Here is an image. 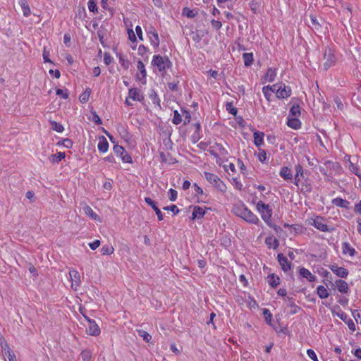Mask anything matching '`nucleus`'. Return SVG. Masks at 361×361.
I'll return each instance as SVG.
<instances>
[{
    "label": "nucleus",
    "mask_w": 361,
    "mask_h": 361,
    "mask_svg": "<svg viewBox=\"0 0 361 361\" xmlns=\"http://www.w3.org/2000/svg\"><path fill=\"white\" fill-rule=\"evenodd\" d=\"M277 258L281 269L284 271H287L290 269V263L288 262V259L286 256L282 253H279L278 254Z\"/></svg>",
    "instance_id": "24"
},
{
    "label": "nucleus",
    "mask_w": 361,
    "mask_h": 361,
    "mask_svg": "<svg viewBox=\"0 0 361 361\" xmlns=\"http://www.w3.org/2000/svg\"><path fill=\"white\" fill-rule=\"evenodd\" d=\"M206 180L218 191L225 193L227 191L226 184L216 174L204 172Z\"/></svg>",
    "instance_id": "4"
},
{
    "label": "nucleus",
    "mask_w": 361,
    "mask_h": 361,
    "mask_svg": "<svg viewBox=\"0 0 361 361\" xmlns=\"http://www.w3.org/2000/svg\"><path fill=\"white\" fill-rule=\"evenodd\" d=\"M92 90L90 87L85 88V91L79 96V100L81 103L85 104L89 101Z\"/></svg>",
    "instance_id": "40"
},
{
    "label": "nucleus",
    "mask_w": 361,
    "mask_h": 361,
    "mask_svg": "<svg viewBox=\"0 0 361 361\" xmlns=\"http://www.w3.org/2000/svg\"><path fill=\"white\" fill-rule=\"evenodd\" d=\"M97 147L98 150L102 153H106L108 151L109 142L104 136L102 135L99 137Z\"/></svg>",
    "instance_id": "28"
},
{
    "label": "nucleus",
    "mask_w": 361,
    "mask_h": 361,
    "mask_svg": "<svg viewBox=\"0 0 361 361\" xmlns=\"http://www.w3.org/2000/svg\"><path fill=\"white\" fill-rule=\"evenodd\" d=\"M114 252V248L111 245H104L101 249L102 255H111Z\"/></svg>",
    "instance_id": "47"
},
{
    "label": "nucleus",
    "mask_w": 361,
    "mask_h": 361,
    "mask_svg": "<svg viewBox=\"0 0 361 361\" xmlns=\"http://www.w3.org/2000/svg\"><path fill=\"white\" fill-rule=\"evenodd\" d=\"M66 157L65 152H59L56 154H51L49 157V161L51 163H59Z\"/></svg>",
    "instance_id": "41"
},
{
    "label": "nucleus",
    "mask_w": 361,
    "mask_h": 361,
    "mask_svg": "<svg viewBox=\"0 0 361 361\" xmlns=\"http://www.w3.org/2000/svg\"><path fill=\"white\" fill-rule=\"evenodd\" d=\"M287 119V126L290 128L294 130H298L301 128V121L298 117H290L289 116Z\"/></svg>",
    "instance_id": "25"
},
{
    "label": "nucleus",
    "mask_w": 361,
    "mask_h": 361,
    "mask_svg": "<svg viewBox=\"0 0 361 361\" xmlns=\"http://www.w3.org/2000/svg\"><path fill=\"white\" fill-rule=\"evenodd\" d=\"M306 223L322 232H328L330 231L326 224V219L320 215L314 214L309 217L306 219Z\"/></svg>",
    "instance_id": "5"
},
{
    "label": "nucleus",
    "mask_w": 361,
    "mask_h": 361,
    "mask_svg": "<svg viewBox=\"0 0 361 361\" xmlns=\"http://www.w3.org/2000/svg\"><path fill=\"white\" fill-rule=\"evenodd\" d=\"M331 312L333 316H337L343 322H344L351 331L353 332L355 331V324L353 319H350L348 315L341 309L338 305L332 307L331 309Z\"/></svg>",
    "instance_id": "7"
},
{
    "label": "nucleus",
    "mask_w": 361,
    "mask_h": 361,
    "mask_svg": "<svg viewBox=\"0 0 361 361\" xmlns=\"http://www.w3.org/2000/svg\"><path fill=\"white\" fill-rule=\"evenodd\" d=\"M310 20L314 29H315L316 30H319L322 28V26L320 23L318 22V20L316 16H310Z\"/></svg>",
    "instance_id": "59"
},
{
    "label": "nucleus",
    "mask_w": 361,
    "mask_h": 361,
    "mask_svg": "<svg viewBox=\"0 0 361 361\" xmlns=\"http://www.w3.org/2000/svg\"><path fill=\"white\" fill-rule=\"evenodd\" d=\"M231 183L235 189L240 191L243 189V183L238 178H233Z\"/></svg>",
    "instance_id": "56"
},
{
    "label": "nucleus",
    "mask_w": 361,
    "mask_h": 361,
    "mask_svg": "<svg viewBox=\"0 0 361 361\" xmlns=\"http://www.w3.org/2000/svg\"><path fill=\"white\" fill-rule=\"evenodd\" d=\"M138 335L142 338V339L147 342L149 343L152 340V336L148 334L146 331L142 329L137 330Z\"/></svg>",
    "instance_id": "48"
},
{
    "label": "nucleus",
    "mask_w": 361,
    "mask_h": 361,
    "mask_svg": "<svg viewBox=\"0 0 361 361\" xmlns=\"http://www.w3.org/2000/svg\"><path fill=\"white\" fill-rule=\"evenodd\" d=\"M50 123L51 125L52 129L54 131H56L57 133H62L64 130V127L60 123L52 121H50Z\"/></svg>",
    "instance_id": "53"
},
{
    "label": "nucleus",
    "mask_w": 361,
    "mask_h": 361,
    "mask_svg": "<svg viewBox=\"0 0 361 361\" xmlns=\"http://www.w3.org/2000/svg\"><path fill=\"white\" fill-rule=\"evenodd\" d=\"M232 212L235 216L243 219L249 224L257 225L260 222L257 216L241 202L233 204Z\"/></svg>",
    "instance_id": "1"
},
{
    "label": "nucleus",
    "mask_w": 361,
    "mask_h": 361,
    "mask_svg": "<svg viewBox=\"0 0 361 361\" xmlns=\"http://www.w3.org/2000/svg\"><path fill=\"white\" fill-rule=\"evenodd\" d=\"M0 345L1 347L2 351L4 353L5 355L8 354V351H13L10 348L7 342L2 337H0Z\"/></svg>",
    "instance_id": "54"
},
{
    "label": "nucleus",
    "mask_w": 361,
    "mask_h": 361,
    "mask_svg": "<svg viewBox=\"0 0 361 361\" xmlns=\"http://www.w3.org/2000/svg\"><path fill=\"white\" fill-rule=\"evenodd\" d=\"M300 115V107L298 104H293L290 109V116L298 117Z\"/></svg>",
    "instance_id": "50"
},
{
    "label": "nucleus",
    "mask_w": 361,
    "mask_h": 361,
    "mask_svg": "<svg viewBox=\"0 0 361 361\" xmlns=\"http://www.w3.org/2000/svg\"><path fill=\"white\" fill-rule=\"evenodd\" d=\"M256 209L259 213L262 219L269 226L271 225L273 210L269 204H265L262 200L257 202Z\"/></svg>",
    "instance_id": "3"
},
{
    "label": "nucleus",
    "mask_w": 361,
    "mask_h": 361,
    "mask_svg": "<svg viewBox=\"0 0 361 361\" xmlns=\"http://www.w3.org/2000/svg\"><path fill=\"white\" fill-rule=\"evenodd\" d=\"M87 16L85 8L84 6L79 7L75 14V18L83 20Z\"/></svg>",
    "instance_id": "51"
},
{
    "label": "nucleus",
    "mask_w": 361,
    "mask_h": 361,
    "mask_svg": "<svg viewBox=\"0 0 361 361\" xmlns=\"http://www.w3.org/2000/svg\"><path fill=\"white\" fill-rule=\"evenodd\" d=\"M295 185L303 194L310 193L312 190L311 182L308 178H299L298 184Z\"/></svg>",
    "instance_id": "14"
},
{
    "label": "nucleus",
    "mask_w": 361,
    "mask_h": 361,
    "mask_svg": "<svg viewBox=\"0 0 361 361\" xmlns=\"http://www.w3.org/2000/svg\"><path fill=\"white\" fill-rule=\"evenodd\" d=\"M335 286L341 293H348L349 292V286L348 283L343 279H337L335 281Z\"/></svg>",
    "instance_id": "21"
},
{
    "label": "nucleus",
    "mask_w": 361,
    "mask_h": 361,
    "mask_svg": "<svg viewBox=\"0 0 361 361\" xmlns=\"http://www.w3.org/2000/svg\"><path fill=\"white\" fill-rule=\"evenodd\" d=\"M299 273L301 276L307 279L310 282H313L317 279V277L314 274H312L309 269L305 267L301 268L300 269Z\"/></svg>",
    "instance_id": "30"
},
{
    "label": "nucleus",
    "mask_w": 361,
    "mask_h": 361,
    "mask_svg": "<svg viewBox=\"0 0 361 361\" xmlns=\"http://www.w3.org/2000/svg\"><path fill=\"white\" fill-rule=\"evenodd\" d=\"M18 4L22 8L23 16L25 17L30 16L31 15V9L27 0H19Z\"/></svg>",
    "instance_id": "34"
},
{
    "label": "nucleus",
    "mask_w": 361,
    "mask_h": 361,
    "mask_svg": "<svg viewBox=\"0 0 361 361\" xmlns=\"http://www.w3.org/2000/svg\"><path fill=\"white\" fill-rule=\"evenodd\" d=\"M182 116L180 114L178 110H175L173 111V117L172 119V123L175 125H178L182 122Z\"/></svg>",
    "instance_id": "55"
},
{
    "label": "nucleus",
    "mask_w": 361,
    "mask_h": 361,
    "mask_svg": "<svg viewBox=\"0 0 361 361\" xmlns=\"http://www.w3.org/2000/svg\"><path fill=\"white\" fill-rule=\"evenodd\" d=\"M149 49L148 47H145L144 44H140L137 47V54L140 56L143 60H148V53Z\"/></svg>",
    "instance_id": "36"
},
{
    "label": "nucleus",
    "mask_w": 361,
    "mask_h": 361,
    "mask_svg": "<svg viewBox=\"0 0 361 361\" xmlns=\"http://www.w3.org/2000/svg\"><path fill=\"white\" fill-rule=\"evenodd\" d=\"M56 145L58 146H63L64 147L67 149H71L73 147V141L68 138L62 139L61 140L59 141Z\"/></svg>",
    "instance_id": "45"
},
{
    "label": "nucleus",
    "mask_w": 361,
    "mask_h": 361,
    "mask_svg": "<svg viewBox=\"0 0 361 361\" xmlns=\"http://www.w3.org/2000/svg\"><path fill=\"white\" fill-rule=\"evenodd\" d=\"M277 75V71L274 68H268L264 77L262 78V82H272L274 81Z\"/></svg>",
    "instance_id": "17"
},
{
    "label": "nucleus",
    "mask_w": 361,
    "mask_h": 361,
    "mask_svg": "<svg viewBox=\"0 0 361 361\" xmlns=\"http://www.w3.org/2000/svg\"><path fill=\"white\" fill-rule=\"evenodd\" d=\"M295 174L293 178L294 185H298L299 182V178H304V169L303 167L300 164H297L295 166Z\"/></svg>",
    "instance_id": "26"
},
{
    "label": "nucleus",
    "mask_w": 361,
    "mask_h": 361,
    "mask_svg": "<svg viewBox=\"0 0 361 361\" xmlns=\"http://www.w3.org/2000/svg\"><path fill=\"white\" fill-rule=\"evenodd\" d=\"M265 243L268 248L276 250L279 247V240L274 235H270L266 238Z\"/></svg>",
    "instance_id": "29"
},
{
    "label": "nucleus",
    "mask_w": 361,
    "mask_h": 361,
    "mask_svg": "<svg viewBox=\"0 0 361 361\" xmlns=\"http://www.w3.org/2000/svg\"><path fill=\"white\" fill-rule=\"evenodd\" d=\"M317 293L321 299H326L329 296V292L328 289L322 285L317 286Z\"/></svg>",
    "instance_id": "38"
},
{
    "label": "nucleus",
    "mask_w": 361,
    "mask_h": 361,
    "mask_svg": "<svg viewBox=\"0 0 361 361\" xmlns=\"http://www.w3.org/2000/svg\"><path fill=\"white\" fill-rule=\"evenodd\" d=\"M56 95L61 97V98L66 99L69 97V92L67 89H57L56 91Z\"/></svg>",
    "instance_id": "57"
},
{
    "label": "nucleus",
    "mask_w": 361,
    "mask_h": 361,
    "mask_svg": "<svg viewBox=\"0 0 361 361\" xmlns=\"http://www.w3.org/2000/svg\"><path fill=\"white\" fill-rule=\"evenodd\" d=\"M264 133L263 132L255 131L253 133L254 144L259 147L264 145Z\"/></svg>",
    "instance_id": "31"
},
{
    "label": "nucleus",
    "mask_w": 361,
    "mask_h": 361,
    "mask_svg": "<svg viewBox=\"0 0 361 361\" xmlns=\"http://www.w3.org/2000/svg\"><path fill=\"white\" fill-rule=\"evenodd\" d=\"M117 57L118 58V62L120 65L125 69L128 70L130 67V61L129 60L122 54H117Z\"/></svg>",
    "instance_id": "39"
},
{
    "label": "nucleus",
    "mask_w": 361,
    "mask_h": 361,
    "mask_svg": "<svg viewBox=\"0 0 361 361\" xmlns=\"http://www.w3.org/2000/svg\"><path fill=\"white\" fill-rule=\"evenodd\" d=\"M181 111L183 113V116L184 117V124L189 123L190 121V118H191L190 114L189 111H188L186 109H182Z\"/></svg>",
    "instance_id": "61"
},
{
    "label": "nucleus",
    "mask_w": 361,
    "mask_h": 361,
    "mask_svg": "<svg viewBox=\"0 0 361 361\" xmlns=\"http://www.w3.org/2000/svg\"><path fill=\"white\" fill-rule=\"evenodd\" d=\"M151 65L152 67L156 68L160 73H164L171 68L172 63L168 56L155 54L152 57Z\"/></svg>",
    "instance_id": "2"
},
{
    "label": "nucleus",
    "mask_w": 361,
    "mask_h": 361,
    "mask_svg": "<svg viewBox=\"0 0 361 361\" xmlns=\"http://www.w3.org/2000/svg\"><path fill=\"white\" fill-rule=\"evenodd\" d=\"M145 201L155 212V213H156V214L157 216L158 220L159 221L163 220L164 215H163L162 212H161V210L157 206L156 202L154 201H153L152 199L149 197H145Z\"/></svg>",
    "instance_id": "19"
},
{
    "label": "nucleus",
    "mask_w": 361,
    "mask_h": 361,
    "mask_svg": "<svg viewBox=\"0 0 361 361\" xmlns=\"http://www.w3.org/2000/svg\"><path fill=\"white\" fill-rule=\"evenodd\" d=\"M85 319L89 322L90 326L87 329V333L89 335L97 336L101 333V329L97 324L94 319H90L87 316H85Z\"/></svg>",
    "instance_id": "12"
},
{
    "label": "nucleus",
    "mask_w": 361,
    "mask_h": 361,
    "mask_svg": "<svg viewBox=\"0 0 361 361\" xmlns=\"http://www.w3.org/2000/svg\"><path fill=\"white\" fill-rule=\"evenodd\" d=\"M329 269L338 277L345 279L349 274V271L344 267H338L336 264H330Z\"/></svg>",
    "instance_id": "13"
},
{
    "label": "nucleus",
    "mask_w": 361,
    "mask_h": 361,
    "mask_svg": "<svg viewBox=\"0 0 361 361\" xmlns=\"http://www.w3.org/2000/svg\"><path fill=\"white\" fill-rule=\"evenodd\" d=\"M243 59L245 66H250L253 63V54L252 53H244L243 54Z\"/></svg>",
    "instance_id": "42"
},
{
    "label": "nucleus",
    "mask_w": 361,
    "mask_h": 361,
    "mask_svg": "<svg viewBox=\"0 0 361 361\" xmlns=\"http://www.w3.org/2000/svg\"><path fill=\"white\" fill-rule=\"evenodd\" d=\"M341 248L344 255L353 257L357 254L355 249L348 242H343Z\"/></svg>",
    "instance_id": "20"
},
{
    "label": "nucleus",
    "mask_w": 361,
    "mask_h": 361,
    "mask_svg": "<svg viewBox=\"0 0 361 361\" xmlns=\"http://www.w3.org/2000/svg\"><path fill=\"white\" fill-rule=\"evenodd\" d=\"M267 282L272 288H276L280 283V278L274 274H269L267 276Z\"/></svg>",
    "instance_id": "35"
},
{
    "label": "nucleus",
    "mask_w": 361,
    "mask_h": 361,
    "mask_svg": "<svg viewBox=\"0 0 361 361\" xmlns=\"http://www.w3.org/2000/svg\"><path fill=\"white\" fill-rule=\"evenodd\" d=\"M123 21H124V23L126 24V25L128 27L127 33H128V39L130 41V42L135 44V42L137 41V37L133 30L132 23L130 22L128 19L126 20L125 18H124Z\"/></svg>",
    "instance_id": "22"
},
{
    "label": "nucleus",
    "mask_w": 361,
    "mask_h": 361,
    "mask_svg": "<svg viewBox=\"0 0 361 361\" xmlns=\"http://www.w3.org/2000/svg\"><path fill=\"white\" fill-rule=\"evenodd\" d=\"M137 68L139 73L136 75V79L143 83L146 82L147 71L144 63L141 60L137 62Z\"/></svg>",
    "instance_id": "15"
},
{
    "label": "nucleus",
    "mask_w": 361,
    "mask_h": 361,
    "mask_svg": "<svg viewBox=\"0 0 361 361\" xmlns=\"http://www.w3.org/2000/svg\"><path fill=\"white\" fill-rule=\"evenodd\" d=\"M257 157L261 163H266L267 161V155L264 149H259Z\"/></svg>",
    "instance_id": "49"
},
{
    "label": "nucleus",
    "mask_w": 361,
    "mask_h": 361,
    "mask_svg": "<svg viewBox=\"0 0 361 361\" xmlns=\"http://www.w3.org/2000/svg\"><path fill=\"white\" fill-rule=\"evenodd\" d=\"M263 314L264 316V319L267 324H271L272 314L267 309H264Z\"/></svg>",
    "instance_id": "60"
},
{
    "label": "nucleus",
    "mask_w": 361,
    "mask_h": 361,
    "mask_svg": "<svg viewBox=\"0 0 361 361\" xmlns=\"http://www.w3.org/2000/svg\"><path fill=\"white\" fill-rule=\"evenodd\" d=\"M128 94L133 101L142 102L145 99L144 94L141 90L136 87L130 88Z\"/></svg>",
    "instance_id": "16"
},
{
    "label": "nucleus",
    "mask_w": 361,
    "mask_h": 361,
    "mask_svg": "<svg viewBox=\"0 0 361 361\" xmlns=\"http://www.w3.org/2000/svg\"><path fill=\"white\" fill-rule=\"evenodd\" d=\"M69 275L73 281H74L77 285L80 282V275L79 272L75 269H72L69 271Z\"/></svg>",
    "instance_id": "46"
},
{
    "label": "nucleus",
    "mask_w": 361,
    "mask_h": 361,
    "mask_svg": "<svg viewBox=\"0 0 361 361\" xmlns=\"http://www.w3.org/2000/svg\"><path fill=\"white\" fill-rule=\"evenodd\" d=\"M324 68L326 71L331 66H334L337 62V58L335 55V51L332 49L328 47L325 49L324 54Z\"/></svg>",
    "instance_id": "9"
},
{
    "label": "nucleus",
    "mask_w": 361,
    "mask_h": 361,
    "mask_svg": "<svg viewBox=\"0 0 361 361\" xmlns=\"http://www.w3.org/2000/svg\"><path fill=\"white\" fill-rule=\"evenodd\" d=\"M83 211L85 213V214L87 215L90 219L97 221H101L100 218L97 215V214L96 212H94L93 211V209L89 205H85L83 207Z\"/></svg>",
    "instance_id": "33"
},
{
    "label": "nucleus",
    "mask_w": 361,
    "mask_h": 361,
    "mask_svg": "<svg viewBox=\"0 0 361 361\" xmlns=\"http://www.w3.org/2000/svg\"><path fill=\"white\" fill-rule=\"evenodd\" d=\"M82 361H90L92 358V352L90 350H84L80 354Z\"/></svg>",
    "instance_id": "58"
},
{
    "label": "nucleus",
    "mask_w": 361,
    "mask_h": 361,
    "mask_svg": "<svg viewBox=\"0 0 361 361\" xmlns=\"http://www.w3.org/2000/svg\"><path fill=\"white\" fill-rule=\"evenodd\" d=\"M305 231V228L302 224H291L290 226V233L293 235L302 234Z\"/></svg>",
    "instance_id": "32"
},
{
    "label": "nucleus",
    "mask_w": 361,
    "mask_h": 361,
    "mask_svg": "<svg viewBox=\"0 0 361 361\" xmlns=\"http://www.w3.org/2000/svg\"><path fill=\"white\" fill-rule=\"evenodd\" d=\"M113 150L116 155L121 159L123 162L129 164L133 162L131 156L123 147L118 145H115L113 147Z\"/></svg>",
    "instance_id": "10"
},
{
    "label": "nucleus",
    "mask_w": 361,
    "mask_h": 361,
    "mask_svg": "<svg viewBox=\"0 0 361 361\" xmlns=\"http://www.w3.org/2000/svg\"><path fill=\"white\" fill-rule=\"evenodd\" d=\"M277 87H275L276 97L278 99H287L291 95L292 90L290 87L286 85L283 82L274 84Z\"/></svg>",
    "instance_id": "8"
},
{
    "label": "nucleus",
    "mask_w": 361,
    "mask_h": 361,
    "mask_svg": "<svg viewBox=\"0 0 361 361\" xmlns=\"http://www.w3.org/2000/svg\"><path fill=\"white\" fill-rule=\"evenodd\" d=\"M349 170L361 180L360 167L350 161Z\"/></svg>",
    "instance_id": "44"
},
{
    "label": "nucleus",
    "mask_w": 361,
    "mask_h": 361,
    "mask_svg": "<svg viewBox=\"0 0 361 361\" xmlns=\"http://www.w3.org/2000/svg\"><path fill=\"white\" fill-rule=\"evenodd\" d=\"M207 208L200 206H195L192 209V219H200L203 218Z\"/></svg>",
    "instance_id": "23"
},
{
    "label": "nucleus",
    "mask_w": 361,
    "mask_h": 361,
    "mask_svg": "<svg viewBox=\"0 0 361 361\" xmlns=\"http://www.w3.org/2000/svg\"><path fill=\"white\" fill-rule=\"evenodd\" d=\"M276 85H267L262 87V93L266 98L267 101L270 102L271 101L272 93L275 92L274 90Z\"/></svg>",
    "instance_id": "27"
},
{
    "label": "nucleus",
    "mask_w": 361,
    "mask_h": 361,
    "mask_svg": "<svg viewBox=\"0 0 361 361\" xmlns=\"http://www.w3.org/2000/svg\"><path fill=\"white\" fill-rule=\"evenodd\" d=\"M226 109L229 114H231L233 116H236L238 113V109L233 106L232 102H227L226 104Z\"/></svg>",
    "instance_id": "52"
},
{
    "label": "nucleus",
    "mask_w": 361,
    "mask_h": 361,
    "mask_svg": "<svg viewBox=\"0 0 361 361\" xmlns=\"http://www.w3.org/2000/svg\"><path fill=\"white\" fill-rule=\"evenodd\" d=\"M308 357L313 361H319L315 352L312 349H308L307 350Z\"/></svg>",
    "instance_id": "63"
},
{
    "label": "nucleus",
    "mask_w": 361,
    "mask_h": 361,
    "mask_svg": "<svg viewBox=\"0 0 361 361\" xmlns=\"http://www.w3.org/2000/svg\"><path fill=\"white\" fill-rule=\"evenodd\" d=\"M146 32L151 45L154 47H158L160 44V41L158 32L156 29L151 26L148 30H146Z\"/></svg>",
    "instance_id": "11"
},
{
    "label": "nucleus",
    "mask_w": 361,
    "mask_h": 361,
    "mask_svg": "<svg viewBox=\"0 0 361 361\" xmlns=\"http://www.w3.org/2000/svg\"><path fill=\"white\" fill-rule=\"evenodd\" d=\"M98 0H88L87 1V7L90 12L93 13H98V6H97Z\"/></svg>",
    "instance_id": "43"
},
{
    "label": "nucleus",
    "mask_w": 361,
    "mask_h": 361,
    "mask_svg": "<svg viewBox=\"0 0 361 361\" xmlns=\"http://www.w3.org/2000/svg\"><path fill=\"white\" fill-rule=\"evenodd\" d=\"M279 175L286 181H292L294 178L291 169L288 166L281 167Z\"/></svg>",
    "instance_id": "18"
},
{
    "label": "nucleus",
    "mask_w": 361,
    "mask_h": 361,
    "mask_svg": "<svg viewBox=\"0 0 361 361\" xmlns=\"http://www.w3.org/2000/svg\"><path fill=\"white\" fill-rule=\"evenodd\" d=\"M332 204L336 207L347 209L350 203L341 197H336L332 200Z\"/></svg>",
    "instance_id": "37"
},
{
    "label": "nucleus",
    "mask_w": 361,
    "mask_h": 361,
    "mask_svg": "<svg viewBox=\"0 0 361 361\" xmlns=\"http://www.w3.org/2000/svg\"><path fill=\"white\" fill-rule=\"evenodd\" d=\"M169 200L172 202H174L176 200L178 197V192L176 190L173 188H170L169 190Z\"/></svg>",
    "instance_id": "62"
},
{
    "label": "nucleus",
    "mask_w": 361,
    "mask_h": 361,
    "mask_svg": "<svg viewBox=\"0 0 361 361\" xmlns=\"http://www.w3.org/2000/svg\"><path fill=\"white\" fill-rule=\"evenodd\" d=\"M163 209H164V210H166V211L169 210V211L172 212L174 214H177L179 212L178 208L175 204L164 207Z\"/></svg>",
    "instance_id": "64"
},
{
    "label": "nucleus",
    "mask_w": 361,
    "mask_h": 361,
    "mask_svg": "<svg viewBox=\"0 0 361 361\" xmlns=\"http://www.w3.org/2000/svg\"><path fill=\"white\" fill-rule=\"evenodd\" d=\"M208 152L216 159V162L219 166H221L223 162L221 157H226L228 154L227 149L221 144L218 142H215L210 146Z\"/></svg>",
    "instance_id": "6"
}]
</instances>
